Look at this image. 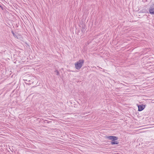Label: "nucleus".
Returning a JSON list of instances; mask_svg holds the SVG:
<instances>
[{"instance_id":"nucleus-1","label":"nucleus","mask_w":154,"mask_h":154,"mask_svg":"<svg viewBox=\"0 0 154 154\" xmlns=\"http://www.w3.org/2000/svg\"><path fill=\"white\" fill-rule=\"evenodd\" d=\"M106 138L112 140V141L111 142V145L118 144L119 143V142L116 141L118 139L117 137L115 136H110L107 137Z\"/></svg>"},{"instance_id":"nucleus-2","label":"nucleus","mask_w":154,"mask_h":154,"mask_svg":"<svg viewBox=\"0 0 154 154\" xmlns=\"http://www.w3.org/2000/svg\"><path fill=\"white\" fill-rule=\"evenodd\" d=\"M85 61L83 60H80L75 63V68L77 69H79L82 66L84 63Z\"/></svg>"},{"instance_id":"nucleus-3","label":"nucleus","mask_w":154,"mask_h":154,"mask_svg":"<svg viewBox=\"0 0 154 154\" xmlns=\"http://www.w3.org/2000/svg\"><path fill=\"white\" fill-rule=\"evenodd\" d=\"M149 11L150 14H154V4H152L150 5L149 8Z\"/></svg>"},{"instance_id":"nucleus-4","label":"nucleus","mask_w":154,"mask_h":154,"mask_svg":"<svg viewBox=\"0 0 154 154\" xmlns=\"http://www.w3.org/2000/svg\"><path fill=\"white\" fill-rule=\"evenodd\" d=\"M138 111H141L144 109L145 107V105H140L138 106Z\"/></svg>"},{"instance_id":"nucleus-5","label":"nucleus","mask_w":154,"mask_h":154,"mask_svg":"<svg viewBox=\"0 0 154 154\" xmlns=\"http://www.w3.org/2000/svg\"><path fill=\"white\" fill-rule=\"evenodd\" d=\"M12 33L13 35V36L16 38H18L17 36L16 35L14 32L13 31H12Z\"/></svg>"},{"instance_id":"nucleus-6","label":"nucleus","mask_w":154,"mask_h":154,"mask_svg":"<svg viewBox=\"0 0 154 154\" xmlns=\"http://www.w3.org/2000/svg\"><path fill=\"white\" fill-rule=\"evenodd\" d=\"M55 74H56L57 75H59V72L57 70H56L55 71Z\"/></svg>"},{"instance_id":"nucleus-7","label":"nucleus","mask_w":154,"mask_h":154,"mask_svg":"<svg viewBox=\"0 0 154 154\" xmlns=\"http://www.w3.org/2000/svg\"><path fill=\"white\" fill-rule=\"evenodd\" d=\"M0 7H2L0 5Z\"/></svg>"}]
</instances>
